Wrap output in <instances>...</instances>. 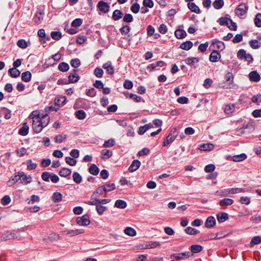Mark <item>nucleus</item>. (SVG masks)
I'll list each match as a JSON object with an SVG mask.
<instances>
[{
  "mask_svg": "<svg viewBox=\"0 0 261 261\" xmlns=\"http://www.w3.org/2000/svg\"><path fill=\"white\" fill-rule=\"evenodd\" d=\"M261 43L257 40H251L249 41V45L253 49L258 48L260 46Z\"/></svg>",
  "mask_w": 261,
  "mask_h": 261,
  "instance_id": "obj_51",
  "label": "nucleus"
},
{
  "mask_svg": "<svg viewBox=\"0 0 261 261\" xmlns=\"http://www.w3.org/2000/svg\"><path fill=\"white\" fill-rule=\"evenodd\" d=\"M59 69L62 72H66L69 70V66L65 62H61L58 65Z\"/></svg>",
  "mask_w": 261,
  "mask_h": 261,
  "instance_id": "obj_45",
  "label": "nucleus"
},
{
  "mask_svg": "<svg viewBox=\"0 0 261 261\" xmlns=\"http://www.w3.org/2000/svg\"><path fill=\"white\" fill-rule=\"evenodd\" d=\"M250 220L253 222L259 223L261 222V215H253L250 218Z\"/></svg>",
  "mask_w": 261,
  "mask_h": 261,
  "instance_id": "obj_63",
  "label": "nucleus"
},
{
  "mask_svg": "<svg viewBox=\"0 0 261 261\" xmlns=\"http://www.w3.org/2000/svg\"><path fill=\"white\" fill-rule=\"evenodd\" d=\"M247 158V155L245 153H241L238 155H233L232 157V160L234 162H241Z\"/></svg>",
  "mask_w": 261,
  "mask_h": 261,
  "instance_id": "obj_33",
  "label": "nucleus"
},
{
  "mask_svg": "<svg viewBox=\"0 0 261 261\" xmlns=\"http://www.w3.org/2000/svg\"><path fill=\"white\" fill-rule=\"evenodd\" d=\"M113 155V152L111 150L108 149H102L101 151V158L104 159L105 158L108 159L111 157Z\"/></svg>",
  "mask_w": 261,
  "mask_h": 261,
  "instance_id": "obj_35",
  "label": "nucleus"
},
{
  "mask_svg": "<svg viewBox=\"0 0 261 261\" xmlns=\"http://www.w3.org/2000/svg\"><path fill=\"white\" fill-rule=\"evenodd\" d=\"M43 12L40 10L37 11L35 16L33 18L34 22L38 24L41 23V21L43 19Z\"/></svg>",
  "mask_w": 261,
  "mask_h": 261,
  "instance_id": "obj_18",
  "label": "nucleus"
},
{
  "mask_svg": "<svg viewBox=\"0 0 261 261\" xmlns=\"http://www.w3.org/2000/svg\"><path fill=\"white\" fill-rule=\"evenodd\" d=\"M18 234L10 231L5 232L2 236V238L5 240H11L17 238Z\"/></svg>",
  "mask_w": 261,
  "mask_h": 261,
  "instance_id": "obj_12",
  "label": "nucleus"
},
{
  "mask_svg": "<svg viewBox=\"0 0 261 261\" xmlns=\"http://www.w3.org/2000/svg\"><path fill=\"white\" fill-rule=\"evenodd\" d=\"M123 21L125 22H131L133 21V17L132 14L126 13L123 17Z\"/></svg>",
  "mask_w": 261,
  "mask_h": 261,
  "instance_id": "obj_57",
  "label": "nucleus"
},
{
  "mask_svg": "<svg viewBox=\"0 0 261 261\" xmlns=\"http://www.w3.org/2000/svg\"><path fill=\"white\" fill-rule=\"evenodd\" d=\"M221 57V54L219 51L213 50L210 55L209 60L212 62H216L220 59Z\"/></svg>",
  "mask_w": 261,
  "mask_h": 261,
  "instance_id": "obj_13",
  "label": "nucleus"
},
{
  "mask_svg": "<svg viewBox=\"0 0 261 261\" xmlns=\"http://www.w3.org/2000/svg\"><path fill=\"white\" fill-rule=\"evenodd\" d=\"M19 174H20V181L22 184L26 185L31 182L32 177L31 176L26 175L23 172H19Z\"/></svg>",
  "mask_w": 261,
  "mask_h": 261,
  "instance_id": "obj_17",
  "label": "nucleus"
},
{
  "mask_svg": "<svg viewBox=\"0 0 261 261\" xmlns=\"http://www.w3.org/2000/svg\"><path fill=\"white\" fill-rule=\"evenodd\" d=\"M212 45L214 48H217L218 49L219 52L223 50L225 48V44L224 42L216 39L212 40V44L211 47Z\"/></svg>",
  "mask_w": 261,
  "mask_h": 261,
  "instance_id": "obj_10",
  "label": "nucleus"
},
{
  "mask_svg": "<svg viewBox=\"0 0 261 261\" xmlns=\"http://www.w3.org/2000/svg\"><path fill=\"white\" fill-rule=\"evenodd\" d=\"M261 243V237L259 236H255L252 238L250 242L251 246H253L255 245L259 244Z\"/></svg>",
  "mask_w": 261,
  "mask_h": 261,
  "instance_id": "obj_53",
  "label": "nucleus"
},
{
  "mask_svg": "<svg viewBox=\"0 0 261 261\" xmlns=\"http://www.w3.org/2000/svg\"><path fill=\"white\" fill-rule=\"evenodd\" d=\"M141 162L138 160H134L130 166L128 168V170L130 172H133L136 171L140 166Z\"/></svg>",
  "mask_w": 261,
  "mask_h": 261,
  "instance_id": "obj_16",
  "label": "nucleus"
},
{
  "mask_svg": "<svg viewBox=\"0 0 261 261\" xmlns=\"http://www.w3.org/2000/svg\"><path fill=\"white\" fill-rule=\"evenodd\" d=\"M97 8L99 11L106 13L109 11L110 6L108 3L103 1H100L97 5Z\"/></svg>",
  "mask_w": 261,
  "mask_h": 261,
  "instance_id": "obj_4",
  "label": "nucleus"
},
{
  "mask_svg": "<svg viewBox=\"0 0 261 261\" xmlns=\"http://www.w3.org/2000/svg\"><path fill=\"white\" fill-rule=\"evenodd\" d=\"M32 127L34 131L36 133H39L42 131L44 126L42 123L40 116H36L33 117Z\"/></svg>",
  "mask_w": 261,
  "mask_h": 261,
  "instance_id": "obj_2",
  "label": "nucleus"
},
{
  "mask_svg": "<svg viewBox=\"0 0 261 261\" xmlns=\"http://www.w3.org/2000/svg\"><path fill=\"white\" fill-rule=\"evenodd\" d=\"M202 249V247L199 245H193L191 246V251L193 253L200 252Z\"/></svg>",
  "mask_w": 261,
  "mask_h": 261,
  "instance_id": "obj_49",
  "label": "nucleus"
},
{
  "mask_svg": "<svg viewBox=\"0 0 261 261\" xmlns=\"http://www.w3.org/2000/svg\"><path fill=\"white\" fill-rule=\"evenodd\" d=\"M248 10V5L246 4L242 3L237 7L235 10V13L239 18L243 19L246 17Z\"/></svg>",
  "mask_w": 261,
  "mask_h": 261,
  "instance_id": "obj_3",
  "label": "nucleus"
},
{
  "mask_svg": "<svg viewBox=\"0 0 261 261\" xmlns=\"http://www.w3.org/2000/svg\"><path fill=\"white\" fill-rule=\"evenodd\" d=\"M29 44V42H27L25 40L22 39L18 40L17 42V46L22 49L26 48Z\"/></svg>",
  "mask_w": 261,
  "mask_h": 261,
  "instance_id": "obj_37",
  "label": "nucleus"
},
{
  "mask_svg": "<svg viewBox=\"0 0 261 261\" xmlns=\"http://www.w3.org/2000/svg\"><path fill=\"white\" fill-rule=\"evenodd\" d=\"M77 223L82 226H87L90 223L89 217L87 215H83L82 217H79L76 218Z\"/></svg>",
  "mask_w": 261,
  "mask_h": 261,
  "instance_id": "obj_5",
  "label": "nucleus"
},
{
  "mask_svg": "<svg viewBox=\"0 0 261 261\" xmlns=\"http://www.w3.org/2000/svg\"><path fill=\"white\" fill-rule=\"evenodd\" d=\"M217 218L219 223H222L228 219V215L226 213L219 212L217 214Z\"/></svg>",
  "mask_w": 261,
  "mask_h": 261,
  "instance_id": "obj_20",
  "label": "nucleus"
},
{
  "mask_svg": "<svg viewBox=\"0 0 261 261\" xmlns=\"http://www.w3.org/2000/svg\"><path fill=\"white\" fill-rule=\"evenodd\" d=\"M123 15V13L120 10L116 9L114 11L112 14V19L115 21H117L121 19Z\"/></svg>",
  "mask_w": 261,
  "mask_h": 261,
  "instance_id": "obj_23",
  "label": "nucleus"
},
{
  "mask_svg": "<svg viewBox=\"0 0 261 261\" xmlns=\"http://www.w3.org/2000/svg\"><path fill=\"white\" fill-rule=\"evenodd\" d=\"M174 35L177 38L182 39L186 36L187 33L184 30L178 29L175 31Z\"/></svg>",
  "mask_w": 261,
  "mask_h": 261,
  "instance_id": "obj_28",
  "label": "nucleus"
},
{
  "mask_svg": "<svg viewBox=\"0 0 261 261\" xmlns=\"http://www.w3.org/2000/svg\"><path fill=\"white\" fill-rule=\"evenodd\" d=\"M229 188L223 189L220 191H217V193L220 196H227L230 194Z\"/></svg>",
  "mask_w": 261,
  "mask_h": 261,
  "instance_id": "obj_59",
  "label": "nucleus"
},
{
  "mask_svg": "<svg viewBox=\"0 0 261 261\" xmlns=\"http://www.w3.org/2000/svg\"><path fill=\"white\" fill-rule=\"evenodd\" d=\"M254 23L256 27H261V13H258L256 15L254 18Z\"/></svg>",
  "mask_w": 261,
  "mask_h": 261,
  "instance_id": "obj_56",
  "label": "nucleus"
},
{
  "mask_svg": "<svg viewBox=\"0 0 261 261\" xmlns=\"http://www.w3.org/2000/svg\"><path fill=\"white\" fill-rule=\"evenodd\" d=\"M71 173V170L66 168H62L59 172V175L62 177H67V176L70 175Z\"/></svg>",
  "mask_w": 261,
  "mask_h": 261,
  "instance_id": "obj_32",
  "label": "nucleus"
},
{
  "mask_svg": "<svg viewBox=\"0 0 261 261\" xmlns=\"http://www.w3.org/2000/svg\"><path fill=\"white\" fill-rule=\"evenodd\" d=\"M96 210L98 214L102 215L103 213V212L107 210V207L102 206L100 204L98 203V204H97V206H96Z\"/></svg>",
  "mask_w": 261,
  "mask_h": 261,
  "instance_id": "obj_58",
  "label": "nucleus"
},
{
  "mask_svg": "<svg viewBox=\"0 0 261 261\" xmlns=\"http://www.w3.org/2000/svg\"><path fill=\"white\" fill-rule=\"evenodd\" d=\"M67 136L65 134H60L56 136L55 137V141L56 143H60L65 141Z\"/></svg>",
  "mask_w": 261,
  "mask_h": 261,
  "instance_id": "obj_44",
  "label": "nucleus"
},
{
  "mask_svg": "<svg viewBox=\"0 0 261 261\" xmlns=\"http://www.w3.org/2000/svg\"><path fill=\"white\" fill-rule=\"evenodd\" d=\"M130 28L128 25H123L120 29V32L122 35H127L130 31Z\"/></svg>",
  "mask_w": 261,
  "mask_h": 261,
  "instance_id": "obj_52",
  "label": "nucleus"
},
{
  "mask_svg": "<svg viewBox=\"0 0 261 261\" xmlns=\"http://www.w3.org/2000/svg\"><path fill=\"white\" fill-rule=\"evenodd\" d=\"M235 109V106L233 104L226 105L224 108V112L227 114H231Z\"/></svg>",
  "mask_w": 261,
  "mask_h": 261,
  "instance_id": "obj_39",
  "label": "nucleus"
},
{
  "mask_svg": "<svg viewBox=\"0 0 261 261\" xmlns=\"http://www.w3.org/2000/svg\"><path fill=\"white\" fill-rule=\"evenodd\" d=\"M102 68L106 70L108 74L113 75L114 73V67L112 66V62L110 61L103 64Z\"/></svg>",
  "mask_w": 261,
  "mask_h": 261,
  "instance_id": "obj_11",
  "label": "nucleus"
},
{
  "mask_svg": "<svg viewBox=\"0 0 261 261\" xmlns=\"http://www.w3.org/2000/svg\"><path fill=\"white\" fill-rule=\"evenodd\" d=\"M124 232L126 234L131 237H134L136 235V230L133 228L130 227H127L125 228Z\"/></svg>",
  "mask_w": 261,
  "mask_h": 261,
  "instance_id": "obj_40",
  "label": "nucleus"
},
{
  "mask_svg": "<svg viewBox=\"0 0 261 261\" xmlns=\"http://www.w3.org/2000/svg\"><path fill=\"white\" fill-rule=\"evenodd\" d=\"M89 172L93 175H96L98 174L99 169L95 164H92L89 168Z\"/></svg>",
  "mask_w": 261,
  "mask_h": 261,
  "instance_id": "obj_36",
  "label": "nucleus"
},
{
  "mask_svg": "<svg viewBox=\"0 0 261 261\" xmlns=\"http://www.w3.org/2000/svg\"><path fill=\"white\" fill-rule=\"evenodd\" d=\"M188 8L192 11L197 14H200L201 11L199 8L194 3H189L188 4Z\"/></svg>",
  "mask_w": 261,
  "mask_h": 261,
  "instance_id": "obj_25",
  "label": "nucleus"
},
{
  "mask_svg": "<svg viewBox=\"0 0 261 261\" xmlns=\"http://www.w3.org/2000/svg\"><path fill=\"white\" fill-rule=\"evenodd\" d=\"M224 4L223 0H215L213 2V5L216 9H220L223 7Z\"/></svg>",
  "mask_w": 261,
  "mask_h": 261,
  "instance_id": "obj_46",
  "label": "nucleus"
},
{
  "mask_svg": "<svg viewBox=\"0 0 261 261\" xmlns=\"http://www.w3.org/2000/svg\"><path fill=\"white\" fill-rule=\"evenodd\" d=\"M115 144V141L114 139H110L105 141L103 147L105 148L111 147L114 146Z\"/></svg>",
  "mask_w": 261,
  "mask_h": 261,
  "instance_id": "obj_50",
  "label": "nucleus"
},
{
  "mask_svg": "<svg viewBox=\"0 0 261 261\" xmlns=\"http://www.w3.org/2000/svg\"><path fill=\"white\" fill-rule=\"evenodd\" d=\"M251 100L254 103L261 102V94L253 95L251 98Z\"/></svg>",
  "mask_w": 261,
  "mask_h": 261,
  "instance_id": "obj_64",
  "label": "nucleus"
},
{
  "mask_svg": "<svg viewBox=\"0 0 261 261\" xmlns=\"http://www.w3.org/2000/svg\"><path fill=\"white\" fill-rule=\"evenodd\" d=\"M94 73L96 77H101L103 74V71L101 68L96 67L94 70Z\"/></svg>",
  "mask_w": 261,
  "mask_h": 261,
  "instance_id": "obj_60",
  "label": "nucleus"
},
{
  "mask_svg": "<svg viewBox=\"0 0 261 261\" xmlns=\"http://www.w3.org/2000/svg\"><path fill=\"white\" fill-rule=\"evenodd\" d=\"M62 194L60 192H55L52 196L53 200L55 202H58L62 200Z\"/></svg>",
  "mask_w": 261,
  "mask_h": 261,
  "instance_id": "obj_43",
  "label": "nucleus"
},
{
  "mask_svg": "<svg viewBox=\"0 0 261 261\" xmlns=\"http://www.w3.org/2000/svg\"><path fill=\"white\" fill-rule=\"evenodd\" d=\"M233 202V200L230 198H224L221 200L219 202V204L221 206H226L232 204Z\"/></svg>",
  "mask_w": 261,
  "mask_h": 261,
  "instance_id": "obj_31",
  "label": "nucleus"
},
{
  "mask_svg": "<svg viewBox=\"0 0 261 261\" xmlns=\"http://www.w3.org/2000/svg\"><path fill=\"white\" fill-rule=\"evenodd\" d=\"M51 37L56 40H59L62 37L61 33L58 31H53L50 34Z\"/></svg>",
  "mask_w": 261,
  "mask_h": 261,
  "instance_id": "obj_54",
  "label": "nucleus"
},
{
  "mask_svg": "<svg viewBox=\"0 0 261 261\" xmlns=\"http://www.w3.org/2000/svg\"><path fill=\"white\" fill-rule=\"evenodd\" d=\"M115 185L113 183L108 184H106L105 185L99 187L96 189V190L94 192V193L92 195L91 198L93 199H94V198H97L101 194H102L103 192H110L115 190Z\"/></svg>",
  "mask_w": 261,
  "mask_h": 261,
  "instance_id": "obj_1",
  "label": "nucleus"
},
{
  "mask_svg": "<svg viewBox=\"0 0 261 261\" xmlns=\"http://www.w3.org/2000/svg\"><path fill=\"white\" fill-rule=\"evenodd\" d=\"M20 174L18 172L17 174H15L10 178V180L8 181V185L9 186H12L13 184L17 182L19 180H20Z\"/></svg>",
  "mask_w": 261,
  "mask_h": 261,
  "instance_id": "obj_19",
  "label": "nucleus"
},
{
  "mask_svg": "<svg viewBox=\"0 0 261 261\" xmlns=\"http://www.w3.org/2000/svg\"><path fill=\"white\" fill-rule=\"evenodd\" d=\"M8 73L12 77L16 78L19 76L20 72L16 68H10L8 70Z\"/></svg>",
  "mask_w": 261,
  "mask_h": 261,
  "instance_id": "obj_27",
  "label": "nucleus"
},
{
  "mask_svg": "<svg viewBox=\"0 0 261 261\" xmlns=\"http://www.w3.org/2000/svg\"><path fill=\"white\" fill-rule=\"evenodd\" d=\"M76 117L80 120H83L86 118V114L83 110H80L75 112Z\"/></svg>",
  "mask_w": 261,
  "mask_h": 261,
  "instance_id": "obj_48",
  "label": "nucleus"
},
{
  "mask_svg": "<svg viewBox=\"0 0 261 261\" xmlns=\"http://www.w3.org/2000/svg\"><path fill=\"white\" fill-rule=\"evenodd\" d=\"M165 64V62L162 61L155 62V63L148 65L147 66V69H149L150 71H151L156 69L158 67H162L164 66Z\"/></svg>",
  "mask_w": 261,
  "mask_h": 261,
  "instance_id": "obj_14",
  "label": "nucleus"
},
{
  "mask_svg": "<svg viewBox=\"0 0 261 261\" xmlns=\"http://www.w3.org/2000/svg\"><path fill=\"white\" fill-rule=\"evenodd\" d=\"M185 231L187 234H190V235H196L199 232L196 229H195L194 228H192L191 227H187L185 229Z\"/></svg>",
  "mask_w": 261,
  "mask_h": 261,
  "instance_id": "obj_47",
  "label": "nucleus"
},
{
  "mask_svg": "<svg viewBox=\"0 0 261 261\" xmlns=\"http://www.w3.org/2000/svg\"><path fill=\"white\" fill-rule=\"evenodd\" d=\"M125 96L126 97H129L130 99H133L136 102H140L142 100L141 96H138L136 94L133 93H129L128 92L124 93Z\"/></svg>",
  "mask_w": 261,
  "mask_h": 261,
  "instance_id": "obj_26",
  "label": "nucleus"
},
{
  "mask_svg": "<svg viewBox=\"0 0 261 261\" xmlns=\"http://www.w3.org/2000/svg\"><path fill=\"white\" fill-rule=\"evenodd\" d=\"M65 161L67 164L72 166H75L77 162L76 160L70 156L66 157Z\"/></svg>",
  "mask_w": 261,
  "mask_h": 261,
  "instance_id": "obj_55",
  "label": "nucleus"
},
{
  "mask_svg": "<svg viewBox=\"0 0 261 261\" xmlns=\"http://www.w3.org/2000/svg\"><path fill=\"white\" fill-rule=\"evenodd\" d=\"M77 69H73V73H70L68 76V83H75L79 81L80 80V76L76 73Z\"/></svg>",
  "mask_w": 261,
  "mask_h": 261,
  "instance_id": "obj_9",
  "label": "nucleus"
},
{
  "mask_svg": "<svg viewBox=\"0 0 261 261\" xmlns=\"http://www.w3.org/2000/svg\"><path fill=\"white\" fill-rule=\"evenodd\" d=\"M249 76L251 81L258 82L260 80V77L259 74L255 71H251L249 74Z\"/></svg>",
  "mask_w": 261,
  "mask_h": 261,
  "instance_id": "obj_21",
  "label": "nucleus"
},
{
  "mask_svg": "<svg viewBox=\"0 0 261 261\" xmlns=\"http://www.w3.org/2000/svg\"><path fill=\"white\" fill-rule=\"evenodd\" d=\"M87 40V37L86 36H79L76 38V42L79 44H82L85 42H86Z\"/></svg>",
  "mask_w": 261,
  "mask_h": 261,
  "instance_id": "obj_62",
  "label": "nucleus"
},
{
  "mask_svg": "<svg viewBox=\"0 0 261 261\" xmlns=\"http://www.w3.org/2000/svg\"><path fill=\"white\" fill-rule=\"evenodd\" d=\"M83 20L81 18H76L71 22V26L73 27H78L82 25Z\"/></svg>",
  "mask_w": 261,
  "mask_h": 261,
  "instance_id": "obj_61",
  "label": "nucleus"
},
{
  "mask_svg": "<svg viewBox=\"0 0 261 261\" xmlns=\"http://www.w3.org/2000/svg\"><path fill=\"white\" fill-rule=\"evenodd\" d=\"M41 119L42 120V123L43 126L45 127L48 124L50 120V118L47 114H45L44 115L42 114L41 116Z\"/></svg>",
  "mask_w": 261,
  "mask_h": 261,
  "instance_id": "obj_42",
  "label": "nucleus"
},
{
  "mask_svg": "<svg viewBox=\"0 0 261 261\" xmlns=\"http://www.w3.org/2000/svg\"><path fill=\"white\" fill-rule=\"evenodd\" d=\"M229 19H231L230 16L228 14H226L225 17H220L218 22L221 25H226L228 27L229 24L228 21H229Z\"/></svg>",
  "mask_w": 261,
  "mask_h": 261,
  "instance_id": "obj_22",
  "label": "nucleus"
},
{
  "mask_svg": "<svg viewBox=\"0 0 261 261\" xmlns=\"http://www.w3.org/2000/svg\"><path fill=\"white\" fill-rule=\"evenodd\" d=\"M66 100V98L65 96L58 97L55 99V104L56 106L59 107V106H63L65 103Z\"/></svg>",
  "mask_w": 261,
  "mask_h": 261,
  "instance_id": "obj_24",
  "label": "nucleus"
},
{
  "mask_svg": "<svg viewBox=\"0 0 261 261\" xmlns=\"http://www.w3.org/2000/svg\"><path fill=\"white\" fill-rule=\"evenodd\" d=\"M72 177L73 181L77 184H80L82 181V176L77 172H73Z\"/></svg>",
  "mask_w": 261,
  "mask_h": 261,
  "instance_id": "obj_41",
  "label": "nucleus"
},
{
  "mask_svg": "<svg viewBox=\"0 0 261 261\" xmlns=\"http://www.w3.org/2000/svg\"><path fill=\"white\" fill-rule=\"evenodd\" d=\"M29 127L27 125V123H24L22 127H21L18 131L19 135L21 136H26L29 133Z\"/></svg>",
  "mask_w": 261,
  "mask_h": 261,
  "instance_id": "obj_34",
  "label": "nucleus"
},
{
  "mask_svg": "<svg viewBox=\"0 0 261 261\" xmlns=\"http://www.w3.org/2000/svg\"><path fill=\"white\" fill-rule=\"evenodd\" d=\"M126 202L122 200H117L115 203V206L119 208H124L126 207Z\"/></svg>",
  "mask_w": 261,
  "mask_h": 261,
  "instance_id": "obj_38",
  "label": "nucleus"
},
{
  "mask_svg": "<svg viewBox=\"0 0 261 261\" xmlns=\"http://www.w3.org/2000/svg\"><path fill=\"white\" fill-rule=\"evenodd\" d=\"M32 74L29 71L24 72L21 74V79L25 82H29L31 80Z\"/></svg>",
  "mask_w": 261,
  "mask_h": 261,
  "instance_id": "obj_29",
  "label": "nucleus"
},
{
  "mask_svg": "<svg viewBox=\"0 0 261 261\" xmlns=\"http://www.w3.org/2000/svg\"><path fill=\"white\" fill-rule=\"evenodd\" d=\"M193 46V43L190 41H187L180 45V48L184 50H188Z\"/></svg>",
  "mask_w": 261,
  "mask_h": 261,
  "instance_id": "obj_30",
  "label": "nucleus"
},
{
  "mask_svg": "<svg viewBox=\"0 0 261 261\" xmlns=\"http://www.w3.org/2000/svg\"><path fill=\"white\" fill-rule=\"evenodd\" d=\"M84 230L83 229H77L75 230H64L63 233L69 237H73L84 233Z\"/></svg>",
  "mask_w": 261,
  "mask_h": 261,
  "instance_id": "obj_8",
  "label": "nucleus"
},
{
  "mask_svg": "<svg viewBox=\"0 0 261 261\" xmlns=\"http://www.w3.org/2000/svg\"><path fill=\"white\" fill-rule=\"evenodd\" d=\"M205 226L206 228L213 227L216 224V219L213 216H209L205 222Z\"/></svg>",
  "mask_w": 261,
  "mask_h": 261,
  "instance_id": "obj_15",
  "label": "nucleus"
},
{
  "mask_svg": "<svg viewBox=\"0 0 261 261\" xmlns=\"http://www.w3.org/2000/svg\"><path fill=\"white\" fill-rule=\"evenodd\" d=\"M199 61V58L188 57L185 59L184 62L186 64L190 66L191 67L196 68L197 66H196V64L198 63Z\"/></svg>",
  "mask_w": 261,
  "mask_h": 261,
  "instance_id": "obj_6",
  "label": "nucleus"
},
{
  "mask_svg": "<svg viewBox=\"0 0 261 261\" xmlns=\"http://www.w3.org/2000/svg\"><path fill=\"white\" fill-rule=\"evenodd\" d=\"M177 136V133L174 131L173 133H171L168 135L163 142V146H166L174 141Z\"/></svg>",
  "mask_w": 261,
  "mask_h": 261,
  "instance_id": "obj_7",
  "label": "nucleus"
}]
</instances>
